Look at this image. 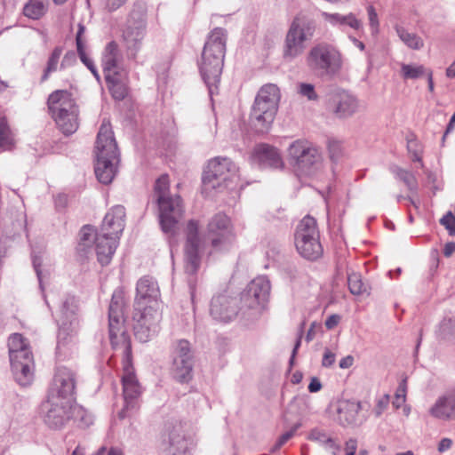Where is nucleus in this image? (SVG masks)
I'll return each instance as SVG.
<instances>
[{
  "mask_svg": "<svg viewBox=\"0 0 455 455\" xmlns=\"http://www.w3.org/2000/svg\"><path fill=\"white\" fill-rule=\"evenodd\" d=\"M108 331L109 339L114 349L124 348L122 377L124 409L128 410L135 406V401L140 396L141 390L132 365V346L130 337L124 326L123 297L120 291H115L108 308Z\"/></svg>",
  "mask_w": 455,
  "mask_h": 455,
  "instance_id": "obj_1",
  "label": "nucleus"
},
{
  "mask_svg": "<svg viewBox=\"0 0 455 455\" xmlns=\"http://www.w3.org/2000/svg\"><path fill=\"white\" fill-rule=\"evenodd\" d=\"M226 41V31L220 28H214L204 44L198 62L201 76L210 90L212 87H217L220 81L224 66Z\"/></svg>",
  "mask_w": 455,
  "mask_h": 455,
  "instance_id": "obj_2",
  "label": "nucleus"
},
{
  "mask_svg": "<svg viewBox=\"0 0 455 455\" xmlns=\"http://www.w3.org/2000/svg\"><path fill=\"white\" fill-rule=\"evenodd\" d=\"M95 174L100 182L109 184L114 180L119 164V153L111 124L103 122L97 135Z\"/></svg>",
  "mask_w": 455,
  "mask_h": 455,
  "instance_id": "obj_3",
  "label": "nucleus"
},
{
  "mask_svg": "<svg viewBox=\"0 0 455 455\" xmlns=\"http://www.w3.org/2000/svg\"><path fill=\"white\" fill-rule=\"evenodd\" d=\"M240 181L239 167L228 157L208 160L202 174V189L206 195L232 188Z\"/></svg>",
  "mask_w": 455,
  "mask_h": 455,
  "instance_id": "obj_4",
  "label": "nucleus"
},
{
  "mask_svg": "<svg viewBox=\"0 0 455 455\" xmlns=\"http://www.w3.org/2000/svg\"><path fill=\"white\" fill-rule=\"evenodd\" d=\"M9 356L16 381L23 387L34 379V357L28 343L20 333H13L8 340Z\"/></svg>",
  "mask_w": 455,
  "mask_h": 455,
  "instance_id": "obj_5",
  "label": "nucleus"
},
{
  "mask_svg": "<svg viewBox=\"0 0 455 455\" xmlns=\"http://www.w3.org/2000/svg\"><path fill=\"white\" fill-rule=\"evenodd\" d=\"M320 235L315 218L305 216L298 224L294 239L298 252L305 259L315 260L323 254Z\"/></svg>",
  "mask_w": 455,
  "mask_h": 455,
  "instance_id": "obj_6",
  "label": "nucleus"
},
{
  "mask_svg": "<svg viewBox=\"0 0 455 455\" xmlns=\"http://www.w3.org/2000/svg\"><path fill=\"white\" fill-rule=\"evenodd\" d=\"M280 100L279 88L273 84L263 85L254 100L251 118L261 126H266L274 121Z\"/></svg>",
  "mask_w": 455,
  "mask_h": 455,
  "instance_id": "obj_7",
  "label": "nucleus"
},
{
  "mask_svg": "<svg viewBox=\"0 0 455 455\" xmlns=\"http://www.w3.org/2000/svg\"><path fill=\"white\" fill-rule=\"evenodd\" d=\"M207 233L210 236L212 252L228 251L235 241V234L230 219L224 213L215 214L207 225Z\"/></svg>",
  "mask_w": 455,
  "mask_h": 455,
  "instance_id": "obj_8",
  "label": "nucleus"
},
{
  "mask_svg": "<svg viewBox=\"0 0 455 455\" xmlns=\"http://www.w3.org/2000/svg\"><path fill=\"white\" fill-rule=\"evenodd\" d=\"M199 227L197 220H190L185 229L184 271L191 277L196 274L201 265L204 240L200 236Z\"/></svg>",
  "mask_w": 455,
  "mask_h": 455,
  "instance_id": "obj_9",
  "label": "nucleus"
},
{
  "mask_svg": "<svg viewBox=\"0 0 455 455\" xmlns=\"http://www.w3.org/2000/svg\"><path fill=\"white\" fill-rule=\"evenodd\" d=\"M193 354L187 339H179L172 346L171 373L180 383H188L193 378Z\"/></svg>",
  "mask_w": 455,
  "mask_h": 455,
  "instance_id": "obj_10",
  "label": "nucleus"
},
{
  "mask_svg": "<svg viewBox=\"0 0 455 455\" xmlns=\"http://www.w3.org/2000/svg\"><path fill=\"white\" fill-rule=\"evenodd\" d=\"M314 34V28L306 19L296 17L287 32L284 47V58H295L300 55L305 48L306 42L310 40Z\"/></svg>",
  "mask_w": 455,
  "mask_h": 455,
  "instance_id": "obj_11",
  "label": "nucleus"
},
{
  "mask_svg": "<svg viewBox=\"0 0 455 455\" xmlns=\"http://www.w3.org/2000/svg\"><path fill=\"white\" fill-rule=\"evenodd\" d=\"M133 321L135 337L140 342H148L159 331L161 314L152 307L135 306Z\"/></svg>",
  "mask_w": 455,
  "mask_h": 455,
  "instance_id": "obj_12",
  "label": "nucleus"
},
{
  "mask_svg": "<svg viewBox=\"0 0 455 455\" xmlns=\"http://www.w3.org/2000/svg\"><path fill=\"white\" fill-rule=\"evenodd\" d=\"M77 303L74 296H67L63 300L57 322L60 325L58 347L68 344L76 335L78 320L76 317Z\"/></svg>",
  "mask_w": 455,
  "mask_h": 455,
  "instance_id": "obj_13",
  "label": "nucleus"
},
{
  "mask_svg": "<svg viewBox=\"0 0 455 455\" xmlns=\"http://www.w3.org/2000/svg\"><path fill=\"white\" fill-rule=\"evenodd\" d=\"M72 403L54 396L47 397L41 406L44 422L52 429H60L71 419Z\"/></svg>",
  "mask_w": 455,
  "mask_h": 455,
  "instance_id": "obj_14",
  "label": "nucleus"
},
{
  "mask_svg": "<svg viewBox=\"0 0 455 455\" xmlns=\"http://www.w3.org/2000/svg\"><path fill=\"white\" fill-rule=\"evenodd\" d=\"M76 384V373L67 368H57L48 395L73 403Z\"/></svg>",
  "mask_w": 455,
  "mask_h": 455,
  "instance_id": "obj_15",
  "label": "nucleus"
},
{
  "mask_svg": "<svg viewBox=\"0 0 455 455\" xmlns=\"http://www.w3.org/2000/svg\"><path fill=\"white\" fill-rule=\"evenodd\" d=\"M156 204L163 232L174 235L177 224L184 214L183 201H156Z\"/></svg>",
  "mask_w": 455,
  "mask_h": 455,
  "instance_id": "obj_16",
  "label": "nucleus"
},
{
  "mask_svg": "<svg viewBox=\"0 0 455 455\" xmlns=\"http://www.w3.org/2000/svg\"><path fill=\"white\" fill-rule=\"evenodd\" d=\"M337 57V52L331 46L317 44L309 51L306 61L311 70L323 74L332 68Z\"/></svg>",
  "mask_w": 455,
  "mask_h": 455,
  "instance_id": "obj_17",
  "label": "nucleus"
},
{
  "mask_svg": "<svg viewBox=\"0 0 455 455\" xmlns=\"http://www.w3.org/2000/svg\"><path fill=\"white\" fill-rule=\"evenodd\" d=\"M238 313L237 299L227 293H220L212 297L210 303V315L219 322L228 323Z\"/></svg>",
  "mask_w": 455,
  "mask_h": 455,
  "instance_id": "obj_18",
  "label": "nucleus"
},
{
  "mask_svg": "<svg viewBox=\"0 0 455 455\" xmlns=\"http://www.w3.org/2000/svg\"><path fill=\"white\" fill-rule=\"evenodd\" d=\"M428 414L438 420H455V388L440 395L428 409Z\"/></svg>",
  "mask_w": 455,
  "mask_h": 455,
  "instance_id": "obj_19",
  "label": "nucleus"
},
{
  "mask_svg": "<svg viewBox=\"0 0 455 455\" xmlns=\"http://www.w3.org/2000/svg\"><path fill=\"white\" fill-rule=\"evenodd\" d=\"M76 62V56L74 52L68 51L63 55V47H54L47 59L46 66L41 77V82L48 80L51 74L58 70L59 65L60 69H66L74 66Z\"/></svg>",
  "mask_w": 455,
  "mask_h": 455,
  "instance_id": "obj_20",
  "label": "nucleus"
},
{
  "mask_svg": "<svg viewBox=\"0 0 455 455\" xmlns=\"http://www.w3.org/2000/svg\"><path fill=\"white\" fill-rule=\"evenodd\" d=\"M329 104L339 117H347L358 109L356 99L346 91H338L330 95Z\"/></svg>",
  "mask_w": 455,
  "mask_h": 455,
  "instance_id": "obj_21",
  "label": "nucleus"
},
{
  "mask_svg": "<svg viewBox=\"0 0 455 455\" xmlns=\"http://www.w3.org/2000/svg\"><path fill=\"white\" fill-rule=\"evenodd\" d=\"M125 209L116 205L105 215L101 225V233L110 236L120 237L124 228Z\"/></svg>",
  "mask_w": 455,
  "mask_h": 455,
  "instance_id": "obj_22",
  "label": "nucleus"
},
{
  "mask_svg": "<svg viewBox=\"0 0 455 455\" xmlns=\"http://www.w3.org/2000/svg\"><path fill=\"white\" fill-rule=\"evenodd\" d=\"M47 103L52 117L65 111L68 112L78 109L72 93L67 90H57L52 92L49 95Z\"/></svg>",
  "mask_w": 455,
  "mask_h": 455,
  "instance_id": "obj_23",
  "label": "nucleus"
},
{
  "mask_svg": "<svg viewBox=\"0 0 455 455\" xmlns=\"http://www.w3.org/2000/svg\"><path fill=\"white\" fill-rule=\"evenodd\" d=\"M255 159L264 166L282 170L284 168V162L280 151L268 144H259L253 150Z\"/></svg>",
  "mask_w": 455,
  "mask_h": 455,
  "instance_id": "obj_24",
  "label": "nucleus"
},
{
  "mask_svg": "<svg viewBox=\"0 0 455 455\" xmlns=\"http://www.w3.org/2000/svg\"><path fill=\"white\" fill-rule=\"evenodd\" d=\"M159 294V287L154 278L143 276L137 283L135 306H147L148 302L156 300Z\"/></svg>",
  "mask_w": 455,
  "mask_h": 455,
  "instance_id": "obj_25",
  "label": "nucleus"
},
{
  "mask_svg": "<svg viewBox=\"0 0 455 455\" xmlns=\"http://www.w3.org/2000/svg\"><path fill=\"white\" fill-rule=\"evenodd\" d=\"M118 240V237L110 236L103 233L97 235L95 239V250L98 261L102 266L110 263L117 247Z\"/></svg>",
  "mask_w": 455,
  "mask_h": 455,
  "instance_id": "obj_26",
  "label": "nucleus"
},
{
  "mask_svg": "<svg viewBox=\"0 0 455 455\" xmlns=\"http://www.w3.org/2000/svg\"><path fill=\"white\" fill-rule=\"evenodd\" d=\"M188 448V440L185 437L181 425L174 426L168 434V447L166 449L168 454L185 455Z\"/></svg>",
  "mask_w": 455,
  "mask_h": 455,
  "instance_id": "obj_27",
  "label": "nucleus"
},
{
  "mask_svg": "<svg viewBox=\"0 0 455 455\" xmlns=\"http://www.w3.org/2000/svg\"><path fill=\"white\" fill-rule=\"evenodd\" d=\"M120 58L118 45L116 42L111 41L105 48L103 53V71L105 79H110V75H118L117 65Z\"/></svg>",
  "mask_w": 455,
  "mask_h": 455,
  "instance_id": "obj_28",
  "label": "nucleus"
},
{
  "mask_svg": "<svg viewBox=\"0 0 455 455\" xmlns=\"http://www.w3.org/2000/svg\"><path fill=\"white\" fill-rule=\"evenodd\" d=\"M314 154H315V148L305 140L293 141L287 149L288 160L292 165L305 156L315 157Z\"/></svg>",
  "mask_w": 455,
  "mask_h": 455,
  "instance_id": "obj_29",
  "label": "nucleus"
},
{
  "mask_svg": "<svg viewBox=\"0 0 455 455\" xmlns=\"http://www.w3.org/2000/svg\"><path fill=\"white\" fill-rule=\"evenodd\" d=\"M315 157L304 156L293 164V168L299 176H313L321 170L323 163L319 151L315 148Z\"/></svg>",
  "mask_w": 455,
  "mask_h": 455,
  "instance_id": "obj_30",
  "label": "nucleus"
},
{
  "mask_svg": "<svg viewBox=\"0 0 455 455\" xmlns=\"http://www.w3.org/2000/svg\"><path fill=\"white\" fill-rule=\"evenodd\" d=\"M249 294H252L256 302L264 305L269 297L270 283L266 276H258L254 278L248 285Z\"/></svg>",
  "mask_w": 455,
  "mask_h": 455,
  "instance_id": "obj_31",
  "label": "nucleus"
},
{
  "mask_svg": "<svg viewBox=\"0 0 455 455\" xmlns=\"http://www.w3.org/2000/svg\"><path fill=\"white\" fill-rule=\"evenodd\" d=\"M78 113L79 110L65 111L60 115L53 116L56 124L65 134H71L78 128Z\"/></svg>",
  "mask_w": 455,
  "mask_h": 455,
  "instance_id": "obj_32",
  "label": "nucleus"
},
{
  "mask_svg": "<svg viewBox=\"0 0 455 455\" xmlns=\"http://www.w3.org/2000/svg\"><path fill=\"white\" fill-rule=\"evenodd\" d=\"M361 409L362 404L360 402L344 401L338 409L339 419L344 420L347 425L355 424Z\"/></svg>",
  "mask_w": 455,
  "mask_h": 455,
  "instance_id": "obj_33",
  "label": "nucleus"
},
{
  "mask_svg": "<svg viewBox=\"0 0 455 455\" xmlns=\"http://www.w3.org/2000/svg\"><path fill=\"white\" fill-rule=\"evenodd\" d=\"M145 21L139 20L136 24H129L124 30L123 36L130 46H136L145 36Z\"/></svg>",
  "mask_w": 455,
  "mask_h": 455,
  "instance_id": "obj_34",
  "label": "nucleus"
},
{
  "mask_svg": "<svg viewBox=\"0 0 455 455\" xmlns=\"http://www.w3.org/2000/svg\"><path fill=\"white\" fill-rule=\"evenodd\" d=\"M48 0H28L23 7V14L31 20H39L47 12Z\"/></svg>",
  "mask_w": 455,
  "mask_h": 455,
  "instance_id": "obj_35",
  "label": "nucleus"
},
{
  "mask_svg": "<svg viewBox=\"0 0 455 455\" xmlns=\"http://www.w3.org/2000/svg\"><path fill=\"white\" fill-rule=\"evenodd\" d=\"M15 147L12 131L4 116H0V148L3 150H12Z\"/></svg>",
  "mask_w": 455,
  "mask_h": 455,
  "instance_id": "obj_36",
  "label": "nucleus"
},
{
  "mask_svg": "<svg viewBox=\"0 0 455 455\" xmlns=\"http://www.w3.org/2000/svg\"><path fill=\"white\" fill-rule=\"evenodd\" d=\"M156 199H180V196H172L170 191V178L167 174L161 175L154 184Z\"/></svg>",
  "mask_w": 455,
  "mask_h": 455,
  "instance_id": "obj_37",
  "label": "nucleus"
},
{
  "mask_svg": "<svg viewBox=\"0 0 455 455\" xmlns=\"http://www.w3.org/2000/svg\"><path fill=\"white\" fill-rule=\"evenodd\" d=\"M399 38L411 49L419 50L423 47L424 42L420 36L414 33L408 32L403 27L395 28Z\"/></svg>",
  "mask_w": 455,
  "mask_h": 455,
  "instance_id": "obj_38",
  "label": "nucleus"
},
{
  "mask_svg": "<svg viewBox=\"0 0 455 455\" xmlns=\"http://www.w3.org/2000/svg\"><path fill=\"white\" fill-rule=\"evenodd\" d=\"M71 419H73L82 427H89L93 422V417L85 409L78 404L72 403Z\"/></svg>",
  "mask_w": 455,
  "mask_h": 455,
  "instance_id": "obj_39",
  "label": "nucleus"
},
{
  "mask_svg": "<svg viewBox=\"0 0 455 455\" xmlns=\"http://www.w3.org/2000/svg\"><path fill=\"white\" fill-rule=\"evenodd\" d=\"M437 335L443 340L455 343V318L443 319L439 324Z\"/></svg>",
  "mask_w": 455,
  "mask_h": 455,
  "instance_id": "obj_40",
  "label": "nucleus"
},
{
  "mask_svg": "<svg viewBox=\"0 0 455 455\" xmlns=\"http://www.w3.org/2000/svg\"><path fill=\"white\" fill-rule=\"evenodd\" d=\"M347 285L350 292L354 295H363L368 293L367 284L362 280L358 273H350L347 275Z\"/></svg>",
  "mask_w": 455,
  "mask_h": 455,
  "instance_id": "obj_41",
  "label": "nucleus"
},
{
  "mask_svg": "<svg viewBox=\"0 0 455 455\" xmlns=\"http://www.w3.org/2000/svg\"><path fill=\"white\" fill-rule=\"evenodd\" d=\"M118 75H110V79H106L108 89L112 94V96L118 100H121L125 98L127 94L126 87L124 84L120 83Z\"/></svg>",
  "mask_w": 455,
  "mask_h": 455,
  "instance_id": "obj_42",
  "label": "nucleus"
},
{
  "mask_svg": "<svg viewBox=\"0 0 455 455\" xmlns=\"http://www.w3.org/2000/svg\"><path fill=\"white\" fill-rule=\"evenodd\" d=\"M428 69L422 65L402 64L401 75L404 79H417L427 75Z\"/></svg>",
  "mask_w": 455,
  "mask_h": 455,
  "instance_id": "obj_43",
  "label": "nucleus"
},
{
  "mask_svg": "<svg viewBox=\"0 0 455 455\" xmlns=\"http://www.w3.org/2000/svg\"><path fill=\"white\" fill-rule=\"evenodd\" d=\"M80 245L89 246L93 241L95 242L96 235L92 226H84L79 233Z\"/></svg>",
  "mask_w": 455,
  "mask_h": 455,
  "instance_id": "obj_44",
  "label": "nucleus"
},
{
  "mask_svg": "<svg viewBox=\"0 0 455 455\" xmlns=\"http://www.w3.org/2000/svg\"><path fill=\"white\" fill-rule=\"evenodd\" d=\"M440 224L445 228L450 235H455V215L451 211L447 212L439 220Z\"/></svg>",
  "mask_w": 455,
  "mask_h": 455,
  "instance_id": "obj_45",
  "label": "nucleus"
},
{
  "mask_svg": "<svg viewBox=\"0 0 455 455\" xmlns=\"http://www.w3.org/2000/svg\"><path fill=\"white\" fill-rule=\"evenodd\" d=\"M395 175H396L397 179L402 180L409 188L411 189V188H415L416 179L411 172H409L407 170H403V169H398L395 172Z\"/></svg>",
  "mask_w": 455,
  "mask_h": 455,
  "instance_id": "obj_46",
  "label": "nucleus"
},
{
  "mask_svg": "<svg viewBox=\"0 0 455 455\" xmlns=\"http://www.w3.org/2000/svg\"><path fill=\"white\" fill-rule=\"evenodd\" d=\"M330 438L324 430L319 428L312 429L307 436L308 440L319 443L322 445H325Z\"/></svg>",
  "mask_w": 455,
  "mask_h": 455,
  "instance_id": "obj_47",
  "label": "nucleus"
},
{
  "mask_svg": "<svg viewBox=\"0 0 455 455\" xmlns=\"http://www.w3.org/2000/svg\"><path fill=\"white\" fill-rule=\"evenodd\" d=\"M367 13L369 17V23L371 29V33L373 35H376L379 32V22L375 8L372 5H369L367 7Z\"/></svg>",
  "mask_w": 455,
  "mask_h": 455,
  "instance_id": "obj_48",
  "label": "nucleus"
},
{
  "mask_svg": "<svg viewBox=\"0 0 455 455\" xmlns=\"http://www.w3.org/2000/svg\"><path fill=\"white\" fill-rule=\"evenodd\" d=\"M299 424H296L291 430L287 431L286 433L283 434L279 439L277 440L276 443L273 446L272 451H275L278 449H280L287 441H289L296 433L298 428L299 427Z\"/></svg>",
  "mask_w": 455,
  "mask_h": 455,
  "instance_id": "obj_49",
  "label": "nucleus"
},
{
  "mask_svg": "<svg viewBox=\"0 0 455 455\" xmlns=\"http://www.w3.org/2000/svg\"><path fill=\"white\" fill-rule=\"evenodd\" d=\"M240 301L243 307L247 308H255L258 306H262L260 302L254 301L252 294H249L248 292V287L241 293Z\"/></svg>",
  "mask_w": 455,
  "mask_h": 455,
  "instance_id": "obj_50",
  "label": "nucleus"
},
{
  "mask_svg": "<svg viewBox=\"0 0 455 455\" xmlns=\"http://www.w3.org/2000/svg\"><path fill=\"white\" fill-rule=\"evenodd\" d=\"M390 396L388 395H383L377 400L376 407L374 409V414L376 417H379L387 408L389 403Z\"/></svg>",
  "mask_w": 455,
  "mask_h": 455,
  "instance_id": "obj_51",
  "label": "nucleus"
},
{
  "mask_svg": "<svg viewBox=\"0 0 455 455\" xmlns=\"http://www.w3.org/2000/svg\"><path fill=\"white\" fill-rule=\"evenodd\" d=\"M343 20V25H347L355 30H360L363 28L362 21L353 13L345 15Z\"/></svg>",
  "mask_w": 455,
  "mask_h": 455,
  "instance_id": "obj_52",
  "label": "nucleus"
},
{
  "mask_svg": "<svg viewBox=\"0 0 455 455\" xmlns=\"http://www.w3.org/2000/svg\"><path fill=\"white\" fill-rule=\"evenodd\" d=\"M299 93L305 97H307L308 100H315L317 98V95L315 92V88L310 84H299Z\"/></svg>",
  "mask_w": 455,
  "mask_h": 455,
  "instance_id": "obj_53",
  "label": "nucleus"
},
{
  "mask_svg": "<svg viewBox=\"0 0 455 455\" xmlns=\"http://www.w3.org/2000/svg\"><path fill=\"white\" fill-rule=\"evenodd\" d=\"M79 57L81 59V61L91 70V72L99 78V75L97 72V69L93 64V62L88 58L84 50L77 51Z\"/></svg>",
  "mask_w": 455,
  "mask_h": 455,
  "instance_id": "obj_54",
  "label": "nucleus"
},
{
  "mask_svg": "<svg viewBox=\"0 0 455 455\" xmlns=\"http://www.w3.org/2000/svg\"><path fill=\"white\" fill-rule=\"evenodd\" d=\"M84 32H85L84 26L82 24H79L78 30L76 33V37L77 51L85 49V39L84 38Z\"/></svg>",
  "mask_w": 455,
  "mask_h": 455,
  "instance_id": "obj_55",
  "label": "nucleus"
},
{
  "mask_svg": "<svg viewBox=\"0 0 455 455\" xmlns=\"http://www.w3.org/2000/svg\"><path fill=\"white\" fill-rule=\"evenodd\" d=\"M406 392H407V379L405 378L400 382V384L396 389L395 399L401 400V403H404L405 397H406Z\"/></svg>",
  "mask_w": 455,
  "mask_h": 455,
  "instance_id": "obj_56",
  "label": "nucleus"
},
{
  "mask_svg": "<svg viewBox=\"0 0 455 455\" xmlns=\"http://www.w3.org/2000/svg\"><path fill=\"white\" fill-rule=\"evenodd\" d=\"M328 148L331 158H336L341 152V144L338 140H331L328 142Z\"/></svg>",
  "mask_w": 455,
  "mask_h": 455,
  "instance_id": "obj_57",
  "label": "nucleus"
},
{
  "mask_svg": "<svg viewBox=\"0 0 455 455\" xmlns=\"http://www.w3.org/2000/svg\"><path fill=\"white\" fill-rule=\"evenodd\" d=\"M335 358H336V356H335L334 353H332L329 349H325L323 356V360H322V366L325 367V368H329V367L332 366L333 363H335Z\"/></svg>",
  "mask_w": 455,
  "mask_h": 455,
  "instance_id": "obj_58",
  "label": "nucleus"
},
{
  "mask_svg": "<svg viewBox=\"0 0 455 455\" xmlns=\"http://www.w3.org/2000/svg\"><path fill=\"white\" fill-rule=\"evenodd\" d=\"M323 17L324 19L331 22V24H339V25H343V19H344V16L345 15H340L339 13H327V12H324L323 14Z\"/></svg>",
  "mask_w": 455,
  "mask_h": 455,
  "instance_id": "obj_59",
  "label": "nucleus"
},
{
  "mask_svg": "<svg viewBox=\"0 0 455 455\" xmlns=\"http://www.w3.org/2000/svg\"><path fill=\"white\" fill-rule=\"evenodd\" d=\"M323 447L329 451L331 455H339V453L340 452V450H341V447L339 443H337L335 442L334 439H332L331 437L329 439V441L327 442V443L325 445H323Z\"/></svg>",
  "mask_w": 455,
  "mask_h": 455,
  "instance_id": "obj_60",
  "label": "nucleus"
},
{
  "mask_svg": "<svg viewBox=\"0 0 455 455\" xmlns=\"http://www.w3.org/2000/svg\"><path fill=\"white\" fill-rule=\"evenodd\" d=\"M357 449V441L354 438H350L346 442L345 455H355Z\"/></svg>",
  "mask_w": 455,
  "mask_h": 455,
  "instance_id": "obj_61",
  "label": "nucleus"
},
{
  "mask_svg": "<svg viewBox=\"0 0 455 455\" xmlns=\"http://www.w3.org/2000/svg\"><path fill=\"white\" fill-rule=\"evenodd\" d=\"M340 316L338 315H330L325 321V326L328 330H331L339 323Z\"/></svg>",
  "mask_w": 455,
  "mask_h": 455,
  "instance_id": "obj_62",
  "label": "nucleus"
},
{
  "mask_svg": "<svg viewBox=\"0 0 455 455\" xmlns=\"http://www.w3.org/2000/svg\"><path fill=\"white\" fill-rule=\"evenodd\" d=\"M94 455H123V452L116 448H111L107 451L106 447H100Z\"/></svg>",
  "mask_w": 455,
  "mask_h": 455,
  "instance_id": "obj_63",
  "label": "nucleus"
},
{
  "mask_svg": "<svg viewBox=\"0 0 455 455\" xmlns=\"http://www.w3.org/2000/svg\"><path fill=\"white\" fill-rule=\"evenodd\" d=\"M307 388H308L309 392L315 393V392H318L322 388V384L316 377H314L311 379V381H310Z\"/></svg>",
  "mask_w": 455,
  "mask_h": 455,
  "instance_id": "obj_64",
  "label": "nucleus"
}]
</instances>
